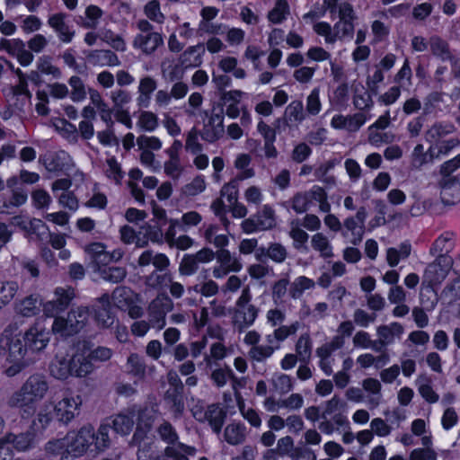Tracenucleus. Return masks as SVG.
Listing matches in <instances>:
<instances>
[{"label": "nucleus", "mask_w": 460, "mask_h": 460, "mask_svg": "<svg viewBox=\"0 0 460 460\" xmlns=\"http://www.w3.org/2000/svg\"><path fill=\"white\" fill-rule=\"evenodd\" d=\"M50 341L49 330L40 323L30 327L23 337L17 323H9L0 336V355L6 358L8 367L5 373L13 376L30 363L28 352H40L46 349Z\"/></svg>", "instance_id": "obj_1"}, {"label": "nucleus", "mask_w": 460, "mask_h": 460, "mask_svg": "<svg viewBox=\"0 0 460 460\" xmlns=\"http://www.w3.org/2000/svg\"><path fill=\"white\" fill-rule=\"evenodd\" d=\"M96 449L103 450L109 444V427L101 425L97 434L91 425L83 426L78 430L69 431L63 438L52 439L46 445V451L51 455H59L63 460L84 455L93 445Z\"/></svg>", "instance_id": "obj_2"}, {"label": "nucleus", "mask_w": 460, "mask_h": 460, "mask_svg": "<svg viewBox=\"0 0 460 460\" xmlns=\"http://www.w3.org/2000/svg\"><path fill=\"white\" fill-rule=\"evenodd\" d=\"M94 369L87 359L84 347L77 345L60 347L49 366V374L56 379L66 380L69 376L84 377Z\"/></svg>", "instance_id": "obj_3"}, {"label": "nucleus", "mask_w": 460, "mask_h": 460, "mask_svg": "<svg viewBox=\"0 0 460 460\" xmlns=\"http://www.w3.org/2000/svg\"><path fill=\"white\" fill-rule=\"evenodd\" d=\"M49 390L45 377L40 375L31 376L20 390L12 394L9 404L20 410L22 418H30L36 411V404L42 400Z\"/></svg>", "instance_id": "obj_4"}, {"label": "nucleus", "mask_w": 460, "mask_h": 460, "mask_svg": "<svg viewBox=\"0 0 460 460\" xmlns=\"http://www.w3.org/2000/svg\"><path fill=\"white\" fill-rule=\"evenodd\" d=\"M153 412V410H145L140 412L136 406L124 410L114 417L112 420L113 429L121 435L128 434L134 425V418L137 415V430L133 439L135 443H141L150 429Z\"/></svg>", "instance_id": "obj_5"}, {"label": "nucleus", "mask_w": 460, "mask_h": 460, "mask_svg": "<svg viewBox=\"0 0 460 460\" xmlns=\"http://www.w3.org/2000/svg\"><path fill=\"white\" fill-rule=\"evenodd\" d=\"M90 316L87 307L79 306L71 310L67 317H56L52 323V332L61 337H68L79 332L86 325Z\"/></svg>", "instance_id": "obj_6"}, {"label": "nucleus", "mask_w": 460, "mask_h": 460, "mask_svg": "<svg viewBox=\"0 0 460 460\" xmlns=\"http://www.w3.org/2000/svg\"><path fill=\"white\" fill-rule=\"evenodd\" d=\"M332 17L338 15L340 21L333 27V34L337 40L351 39L354 32L353 20L355 18L352 7L348 2H328Z\"/></svg>", "instance_id": "obj_7"}, {"label": "nucleus", "mask_w": 460, "mask_h": 460, "mask_svg": "<svg viewBox=\"0 0 460 460\" xmlns=\"http://www.w3.org/2000/svg\"><path fill=\"white\" fill-rule=\"evenodd\" d=\"M120 239L126 244H135L137 247H145L149 242L158 243L163 238V231L155 229L154 226L146 224L136 232L129 226H123L120 230Z\"/></svg>", "instance_id": "obj_8"}, {"label": "nucleus", "mask_w": 460, "mask_h": 460, "mask_svg": "<svg viewBox=\"0 0 460 460\" xmlns=\"http://www.w3.org/2000/svg\"><path fill=\"white\" fill-rule=\"evenodd\" d=\"M35 444L36 438L32 432L21 433L19 435L9 433L0 439V460H11V445L16 451L24 452L32 448Z\"/></svg>", "instance_id": "obj_9"}, {"label": "nucleus", "mask_w": 460, "mask_h": 460, "mask_svg": "<svg viewBox=\"0 0 460 460\" xmlns=\"http://www.w3.org/2000/svg\"><path fill=\"white\" fill-rule=\"evenodd\" d=\"M83 403L79 394L66 393L54 405L55 417L59 422L68 424L79 414Z\"/></svg>", "instance_id": "obj_10"}, {"label": "nucleus", "mask_w": 460, "mask_h": 460, "mask_svg": "<svg viewBox=\"0 0 460 460\" xmlns=\"http://www.w3.org/2000/svg\"><path fill=\"white\" fill-rule=\"evenodd\" d=\"M453 265L449 255L440 254L425 270L423 280L429 286L439 284L447 276Z\"/></svg>", "instance_id": "obj_11"}, {"label": "nucleus", "mask_w": 460, "mask_h": 460, "mask_svg": "<svg viewBox=\"0 0 460 460\" xmlns=\"http://www.w3.org/2000/svg\"><path fill=\"white\" fill-rule=\"evenodd\" d=\"M276 224L273 209L265 205L253 217L242 222V228L244 233L252 234L257 231H265L272 228Z\"/></svg>", "instance_id": "obj_12"}, {"label": "nucleus", "mask_w": 460, "mask_h": 460, "mask_svg": "<svg viewBox=\"0 0 460 460\" xmlns=\"http://www.w3.org/2000/svg\"><path fill=\"white\" fill-rule=\"evenodd\" d=\"M74 290L70 288H57L54 291L53 299L43 304L44 314L48 317H60L58 314L64 312L74 298Z\"/></svg>", "instance_id": "obj_13"}, {"label": "nucleus", "mask_w": 460, "mask_h": 460, "mask_svg": "<svg viewBox=\"0 0 460 460\" xmlns=\"http://www.w3.org/2000/svg\"><path fill=\"white\" fill-rule=\"evenodd\" d=\"M92 263L98 269L112 261H119L123 256L121 249H115L111 252L105 250V246L101 243H93L84 248Z\"/></svg>", "instance_id": "obj_14"}, {"label": "nucleus", "mask_w": 460, "mask_h": 460, "mask_svg": "<svg viewBox=\"0 0 460 460\" xmlns=\"http://www.w3.org/2000/svg\"><path fill=\"white\" fill-rule=\"evenodd\" d=\"M173 304L167 296H158L149 305L148 317L153 328L162 330L165 325V316L172 310Z\"/></svg>", "instance_id": "obj_15"}, {"label": "nucleus", "mask_w": 460, "mask_h": 460, "mask_svg": "<svg viewBox=\"0 0 460 460\" xmlns=\"http://www.w3.org/2000/svg\"><path fill=\"white\" fill-rule=\"evenodd\" d=\"M0 49L17 58L18 62L27 66L33 61V55L25 48V44L19 39H1Z\"/></svg>", "instance_id": "obj_16"}, {"label": "nucleus", "mask_w": 460, "mask_h": 460, "mask_svg": "<svg viewBox=\"0 0 460 460\" xmlns=\"http://www.w3.org/2000/svg\"><path fill=\"white\" fill-rule=\"evenodd\" d=\"M168 381L172 387V391H167L165 400L173 413L179 415L184 409L181 397L182 384L175 372H170L168 374Z\"/></svg>", "instance_id": "obj_17"}, {"label": "nucleus", "mask_w": 460, "mask_h": 460, "mask_svg": "<svg viewBox=\"0 0 460 460\" xmlns=\"http://www.w3.org/2000/svg\"><path fill=\"white\" fill-rule=\"evenodd\" d=\"M12 225L19 226L30 235H35L39 240H44L49 234L48 226L40 219H29L22 216L12 218Z\"/></svg>", "instance_id": "obj_18"}, {"label": "nucleus", "mask_w": 460, "mask_h": 460, "mask_svg": "<svg viewBox=\"0 0 460 460\" xmlns=\"http://www.w3.org/2000/svg\"><path fill=\"white\" fill-rule=\"evenodd\" d=\"M368 119V118L361 112L352 116H343L337 114L332 117L331 126L335 129H344L349 132L358 130Z\"/></svg>", "instance_id": "obj_19"}, {"label": "nucleus", "mask_w": 460, "mask_h": 460, "mask_svg": "<svg viewBox=\"0 0 460 460\" xmlns=\"http://www.w3.org/2000/svg\"><path fill=\"white\" fill-rule=\"evenodd\" d=\"M404 332L403 326L396 322L381 325L376 329L378 342L382 346H388L399 341Z\"/></svg>", "instance_id": "obj_20"}, {"label": "nucleus", "mask_w": 460, "mask_h": 460, "mask_svg": "<svg viewBox=\"0 0 460 460\" xmlns=\"http://www.w3.org/2000/svg\"><path fill=\"white\" fill-rule=\"evenodd\" d=\"M224 117L221 114H212L204 124L202 137L204 140L213 143L224 134Z\"/></svg>", "instance_id": "obj_21"}, {"label": "nucleus", "mask_w": 460, "mask_h": 460, "mask_svg": "<svg viewBox=\"0 0 460 460\" xmlns=\"http://www.w3.org/2000/svg\"><path fill=\"white\" fill-rule=\"evenodd\" d=\"M93 310L94 318L100 326L108 328L114 323V316L111 312L110 297L107 295L98 300Z\"/></svg>", "instance_id": "obj_22"}, {"label": "nucleus", "mask_w": 460, "mask_h": 460, "mask_svg": "<svg viewBox=\"0 0 460 460\" xmlns=\"http://www.w3.org/2000/svg\"><path fill=\"white\" fill-rule=\"evenodd\" d=\"M440 199L444 205L454 206L460 201V184L453 179L442 181Z\"/></svg>", "instance_id": "obj_23"}, {"label": "nucleus", "mask_w": 460, "mask_h": 460, "mask_svg": "<svg viewBox=\"0 0 460 460\" xmlns=\"http://www.w3.org/2000/svg\"><path fill=\"white\" fill-rule=\"evenodd\" d=\"M169 227L164 233V239L170 245H174L181 250H187L193 244V240L188 235H181L176 238V228L179 225L178 219H170Z\"/></svg>", "instance_id": "obj_24"}, {"label": "nucleus", "mask_w": 460, "mask_h": 460, "mask_svg": "<svg viewBox=\"0 0 460 460\" xmlns=\"http://www.w3.org/2000/svg\"><path fill=\"white\" fill-rule=\"evenodd\" d=\"M162 42L163 39L157 32L146 33V35L139 34L134 40V47L149 54L154 52Z\"/></svg>", "instance_id": "obj_25"}, {"label": "nucleus", "mask_w": 460, "mask_h": 460, "mask_svg": "<svg viewBox=\"0 0 460 460\" xmlns=\"http://www.w3.org/2000/svg\"><path fill=\"white\" fill-rule=\"evenodd\" d=\"M342 234L349 243L353 244L358 243L363 237L365 226L359 222L356 221L354 217H348L343 223Z\"/></svg>", "instance_id": "obj_26"}, {"label": "nucleus", "mask_w": 460, "mask_h": 460, "mask_svg": "<svg viewBox=\"0 0 460 460\" xmlns=\"http://www.w3.org/2000/svg\"><path fill=\"white\" fill-rule=\"evenodd\" d=\"M111 299L115 306L124 310L137 302V296L128 288L119 287L113 291Z\"/></svg>", "instance_id": "obj_27"}, {"label": "nucleus", "mask_w": 460, "mask_h": 460, "mask_svg": "<svg viewBox=\"0 0 460 460\" xmlns=\"http://www.w3.org/2000/svg\"><path fill=\"white\" fill-rule=\"evenodd\" d=\"M415 385L420 396L429 403L438 402L439 396L432 387L431 380L425 375L419 376L415 380Z\"/></svg>", "instance_id": "obj_28"}, {"label": "nucleus", "mask_w": 460, "mask_h": 460, "mask_svg": "<svg viewBox=\"0 0 460 460\" xmlns=\"http://www.w3.org/2000/svg\"><path fill=\"white\" fill-rule=\"evenodd\" d=\"M455 126L450 122H438L432 125L425 133V139L430 145L438 142V139L455 131Z\"/></svg>", "instance_id": "obj_29"}, {"label": "nucleus", "mask_w": 460, "mask_h": 460, "mask_svg": "<svg viewBox=\"0 0 460 460\" xmlns=\"http://www.w3.org/2000/svg\"><path fill=\"white\" fill-rule=\"evenodd\" d=\"M362 387L369 394L367 403L371 407L378 406L382 398V385L380 381L373 377L366 378L362 382Z\"/></svg>", "instance_id": "obj_30"}, {"label": "nucleus", "mask_w": 460, "mask_h": 460, "mask_svg": "<svg viewBox=\"0 0 460 460\" xmlns=\"http://www.w3.org/2000/svg\"><path fill=\"white\" fill-rule=\"evenodd\" d=\"M257 317V310L253 305L237 307L234 315V322L239 328L251 326Z\"/></svg>", "instance_id": "obj_31"}, {"label": "nucleus", "mask_w": 460, "mask_h": 460, "mask_svg": "<svg viewBox=\"0 0 460 460\" xmlns=\"http://www.w3.org/2000/svg\"><path fill=\"white\" fill-rule=\"evenodd\" d=\"M156 81L150 77H143L138 85L137 102L140 106L147 107L149 105L151 95L156 89Z\"/></svg>", "instance_id": "obj_32"}, {"label": "nucleus", "mask_w": 460, "mask_h": 460, "mask_svg": "<svg viewBox=\"0 0 460 460\" xmlns=\"http://www.w3.org/2000/svg\"><path fill=\"white\" fill-rule=\"evenodd\" d=\"M460 299V274L449 279L440 294L444 304H453Z\"/></svg>", "instance_id": "obj_33"}, {"label": "nucleus", "mask_w": 460, "mask_h": 460, "mask_svg": "<svg viewBox=\"0 0 460 460\" xmlns=\"http://www.w3.org/2000/svg\"><path fill=\"white\" fill-rule=\"evenodd\" d=\"M286 249L279 243H273L268 249L260 247L255 251V257L259 261L269 257L276 262H282L286 259Z\"/></svg>", "instance_id": "obj_34"}, {"label": "nucleus", "mask_w": 460, "mask_h": 460, "mask_svg": "<svg viewBox=\"0 0 460 460\" xmlns=\"http://www.w3.org/2000/svg\"><path fill=\"white\" fill-rule=\"evenodd\" d=\"M137 263L140 267L153 264L157 270H162L169 264L168 258L163 253L154 254L151 251H145L138 258Z\"/></svg>", "instance_id": "obj_35"}, {"label": "nucleus", "mask_w": 460, "mask_h": 460, "mask_svg": "<svg viewBox=\"0 0 460 460\" xmlns=\"http://www.w3.org/2000/svg\"><path fill=\"white\" fill-rule=\"evenodd\" d=\"M455 240L451 233H444L440 234L434 242L430 252L437 257L440 254L448 255V252L454 248Z\"/></svg>", "instance_id": "obj_36"}, {"label": "nucleus", "mask_w": 460, "mask_h": 460, "mask_svg": "<svg viewBox=\"0 0 460 460\" xmlns=\"http://www.w3.org/2000/svg\"><path fill=\"white\" fill-rule=\"evenodd\" d=\"M8 66L15 72L19 78V83L12 88V93L15 98H22L25 103H29L31 99V93L27 88L26 78L20 68L14 69L13 65L10 62H6Z\"/></svg>", "instance_id": "obj_37"}, {"label": "nucleus", "mask_w": 460, "mask_h": 460, "mask_svg": "<svg viewBox=\"0 0 460 460\" xmlns=\"http://www.w3.org/2000/svg\"><path fill=\"white\" fill-rule=\"evenodd\" d=\"M89 61L95 66H115L119 64L118 57L110 50H95L88 56Z\"/></svg>", "instance_id": "obj_38"}, {"label": "nucleus", "mask_w": 460, "mask_h": 460, "mask_svg": "<svg viewBox=\"0 0 460 460\" xmlns=\"http://www.w3.org/2000/svg\"><path fill=\"white\" fill-rule=\"evenodd\" d=\"M411 247L408 243H402L399 248L391 247L386 251V261L390 267H395L402 260L407 259L411 254Z\"/></svg>", "instance_id": "obj_39"}, {"label": "nucleus", "mask_w": 460, "mask_h": 460, "mask_svg": "<svg viewBox=\"0 0 460 460\" xmlns=\"http://www.w3.org/2000/svg\"><path fill=\"white\" fill-rule=\"evenodd\" d=\"M286 123L291 127L297 125L305 119L303 104L301 102H292L288 105L285 111Z\"/></svg>", "instance_id": "obj_40"}, {"label": "nucleus", "mask_w": 460, "mask_h": 460, "mask_svg": "<svg viewBox=\"0 0 460 460\" xmlns=\"http://www.w3.org/2000/svg\"><path fill=\"white\" fill-rule=\"evenodd\" d=\"M225 412L216 404H212L206 410V421L209 423L216 433H218L223 426Z\"/></svg>", "instance_id": "obj_41"}, {"label": "nucleus", "mask_w": 460, "mask_h": 460, "mask_svg": "<svg viewBox=\"0 0 460 460\" xmlns=\"http://www.w3.org/2000/svg\"><path fill=\"white\" fill-rule=\"evenodd\" d=\"M196 449L192 447L185 446L181 443H176L166 448V456L168 460H189L188 456H193Z\"/></svg>", "instance_id": "obj_42"}, {"label": "nucleus", "mask_w": 460, "mask_h": 460, "mask_svg": "<svg viewBox=\"0 0 460 460\" xmlns=\"http://www.w3.org/2000/svg\"><path fill=\"white\" fill-rule=\"evenodd\" d=\"M252 158L247 154H239L234 160V167L240 171L237 179L246 180L252 178L255 175V172L252 168H250Z\"/></svg>", "instance_id": "obj_43"}, {"label": "nucleus", "mask_w": 460, "mask_h": 460, "mask_svg": "<svg viewBox=\"0 0 460 460\" xmlns=\"http://www.w3.org/2000/svg\"><path fill=\"white\" fill-rule=\"evenodd\" d=\"M203 48L199 45L190 48L181 56V63L185 68L199 66L202 58Z\"/></svg>", "instance_id": "obj_44"}, {"label": "nucleus", "mask_w": 460, "mask_h": 460, "mask_svg": "<svg viewBox=\"0 0 460 460\" xmlns=\"http://www.w3.org/2000/svg\"><path fill=\"white\" fill-rule=\"evenodd\" d=\"M217 262L228 272H237L243 268L240 261L237 258L233 257L227 250H220L217 254Z\"/></svg>", "instance_id": "obj_45"}, {"label": "nucleus", "mask_w": 460, "mask_h": 460, "mask_svg": "<svg viewBox=\"0 0 460 460\" xmlns=\"http://www.w3.org/2000/svg\"><path fill=\"white\" fill-rule=\"evenodd\" d=\"M458 145L459 140L457 138L438 141L435 144L430 145V146L429 147V154L430 155V158L438 157L439 155L448 154L452 149H454Z\"/></svg>", "instance_id": "obj_46"}, {"label": "nucleus", "mask_w": 460, "mask_h": 460, "mask_svg": "<svg viewBox=\"0 0 460 460\" xmlns=\"http://www.w3.org/2000/svg\"><path fill=\"white\" fill-rule=\"evenodd\" d=\"M40 305L38 297L31 296L21 301L17 305L16 310L20 314L29 317L35 315L40 311Z\"/></svg>", "instance_id": "obj_47"}, {"label": "nucleus", "mask_w": 460, "mask_h": 460, "mask_svg": "<svg viewBox=\"0 0 460 460\" xmlns=\"http://www.w3.org/2000/svg\"><path fill=\"white\" fill-rule=\"evenodd\" d=\"M314 287V281L307 277L300 276L296 278L290 288V295L293 298L300 297L306 290H310Z\"/></svg>", "instance_id": "obj_48"}, {"label": "nucleus", "mask_w": 460, "mask_h": 460, "mask_svg": "<svg viewBox=\"0 0 460 460\" xmlns=\"http://www.w3.org/2000/svg\"><path fill=\"white\" fill-rule=\"evenodd\" d=\"M226 440L232 445L241 443L245 438V427L241 424H230L225 430Z\"/></svg>", "instance_id": "obj_49"}, {"label": "nucleus", "mask_w": 460, "mask_h": 460, "mask_svg": "<svg viewBox=\"0 0 460 460\" xmlns=\"http://www.w3.org/2000/svg\"><path fill=\"white\" fill-rule=\"evenodd\" d=\"M307 194L310 198L311 203L315 201L319 204V208L323 212H329L331 205L327 200V194L325 190L320 186H314Z\"/></svg>", "instance_id": "obj_50"}, {"label": "nucleus", "mask_w": 460, "mask_h": 460, "mask_svg": "<svg viewBox=\"0 0 460 460\" xmlns=\"http://www.w3.org/2000/svg\"><path fill=\"white\" fill-rule=\"evenodd\" d=\"M55 416L54 405L50 402L44 403L37 413V418L34 420V425L40 424L41 428L46 429Z\"/></svg>", "instance_id": "obj_51"}, {"label": "nucleus", "mask_w": 460, "mask_h": 460, "mask_svg": "<svg viewBox=\"0 0 460 460\" xmlns=\"http://www.w3.org/2000/svg\"><path fill=\"white\" fill-rule=\"evenodd\" d=\"M18 290V284L14 281L0 283V308L9 304Z\"/></svg>", "instance_id": "obj_52"}, {"label": "nucleus", "mask_w": 460, "mask_h": 460, "mask_svg": "<svg viewBox=\"0 0 460 460\" xmlns=\"http://www.w3.org/2000/svg\"><path fill=\"white\" fill-rule=\"evenodd\" d=\"M78 345L81 347V349H83L84 346L85 356L87 359L90 361H106L110 359L112 356V350L106 347H98L93 351H89V349L87 348V345L84 342L79 343ZM91 363L93 364V362Z\"/></svg>", "instance_id": "obj_53"}, {"label": "nucleus", "mask_w": 460, "mask_h": 460, "mask_svg": "<svg viewBox=\"0 0 460 460\" xmlns=\"http://www.w3.org/2000/svg\"><path fill=\"white\" fill-rule=\"evenodd\" d=\"M312 246L318 251L323 257H331L332 255V248L329 240L321 233L315 234L312 237Z\"/></svg>", "instance_id": "obj_54"}, {"label": "nucleus", "mask_w": 460, "mask_h": 460, "mask_svg": "<svg viewBox=\"0 0 460 460\" xmlns=\"http://www.w3.org/2000/svg\"><path fill=\"white\" fill-rule=\"evenodd\" d=\"M163 74L166 79L171 81L180 79L182 77L184 74V66L182 63H174L171 61H166L162 65Z\"/></svg>", "instance_id": "obj_55"}, {"label": "nucleus", "mask_w": 460, "mask_h": 460, "mask_svg": "<svg viewBox=\"0 0 460 460\" xmlns=\"http://www.w3.org/2000/svg\"><path fill=\"white\" fill-rule=\"evenodd\" d=\"M137 126L145 131H154L158 126V118L151 111H143L138 117Z\"/></svg>", "instance_id": "obj_56"}, {"label": "nucleus", "mask_w": 460, "mask_h": 460, "mask_svg": "<svg viewBox=\"0 0 460 460\" xmlns=\"http://www.w3.org/2000/svg\"><path fill=\"white\" fill-rule=\"evenodd\" d=\"M332 352L333 350L331 346L326 344L320 347L316 351L317 356L320 358V367L327 376H330L332 372L330 361Z\"/></svg>", "instance_id": "obj_57"}, {"label": "nucleus", "mask_w": 460, "mask_h": 460, "mask_svg": "<svg viewBox=\"0 0 460 460\" xmlns=\"http://www.w3.org/2000/svg\"><path fill=\"white\" fill-rule=\"evenodd\" d=\"M236 400L238 403L239 410L243 415V417L253 427H260L261 424V420L259 414L252 409H247L244 406L243 401L240 398L238 394H236Z\"/></svg>", "instance_id": "obj_58"}, {"label": "nucleus", "mask_w": 460, "mask_h": 460, "mask_svg": "<svg viewBox=\"0 0 460 460\" xmlns=\"http://www.w3.org/2000/svg\"><path fill=\"white\" fill-rule=\"evenodd\" d=\"M202 220V217L196 211H190L182 215L179 225L177 226L181 231H188L190 227L198 226Z\"/></svg>", "instance_id": "obj_59"}, {"label": "nucleus", "mask_w": 460, "mask_h": 460, "mask_svg": "<svg viewBox=\"0 0 460 460\" xmlns=\"http://www.w3.org/2000/svg\"><path fill=\"white\" fill-rule=\"evenodd\" d=\"M430 49L432 53L440 58L442 60L450 58V52L447 48V44L439 38L433 37L429 41Z\"/></svg>", "instance_id": "obj_60"}, {"label": "nucleus", "mask_w": 460, "mask_h": 460, "mask_svg": "<svg viewBox=\"0 0 460 460\" xmlns=\"http://www.w3.org/2000/svg\"><path fill=\"white\" fill-rule=\"evenodd\" d=\"M296 352L300 361H306L311 356V341L307 334L300 336L296 345Z\"/></svg>", "instance_id": "obj_61"}, {"label": "nucleus", "mask_w": 460, "mask_h": 460, "mask_svg": "<svg viewBox=\"0 0 460 460\" xmlns=\"http://www.w3.org/2000/svg\"><path fill=\"white\" fill-rule=\"evenodd\" d=\"M429 154V150L427 152L424 151V146L421 144H418L412 150L411 153V164L412 166L416 168L421 167L423 164H427L429 160H432Z\"/></svg>", "instance_id": "obj_62"}, {"label": "nucleus", "mask_w": 460, "mask_h": 460, "mask_svg": "<svg viewBox=\"0 0 460 460\" xmlns=\"http://www.w3.org/2000/svg\"><path fill=\"white\" fill-rule=\"evenodd\" d=\"M271 383L275 391L279 394H286L292 389L291 379L285 374L274 376L271 379Z\"/></svg>", "instance_id": "obj_63"}, {"label": "nucleus", "mask_w": 460, "mask_h": 460, "mask_svg": "<svg viewBox=\"0 0 460 460\" xmlns=\"http://www.w3.org/2000/svg\"><path fill=\"white\" fill-rule=\"evenodd\" d=\"M322 110L320 89L314 88L306 99V111L311 115H317Z\"/></svg>", "instance_id": "obj_64"}]
</instances>
